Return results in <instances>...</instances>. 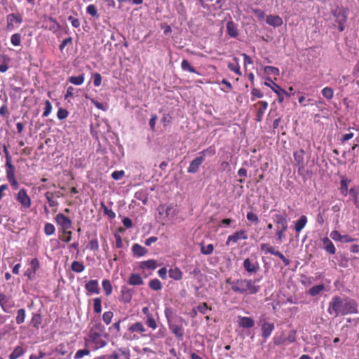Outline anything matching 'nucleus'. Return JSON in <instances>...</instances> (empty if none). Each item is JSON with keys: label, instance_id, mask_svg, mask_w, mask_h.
<instances>
[{"label": "nucleus", "instance_id": "5fc2aeb1", "mask_svg": "<svg viewBox=\"0 0 359 359\" xmlns=\"http://www.w3.org/2000/svg\"><path fill=\"white\" fill-rule=\"evenodd\" d=\"M55 229L53 224L51 223H46L44 226V233L47 236H51L54 234Z\"/></svg>", "mask_w": 359, "mask_h": 359}, {"label": "nucleus", "instance_id": "bf43d9fd", "mask_svg": "<svg viewBox=\"0 0 359 359\" xmlns=\"http://www.w3.org/2000/svg\"><path fill=\"white\" fill-rule=\"evenodd\" d=\"M113 316V312L106 311L102 315V320L107 325H109L111 323Z\"/></svg>", "mask_w": 359, "mask_h": 359}, {"label": "nucleus", "instance_id": "9d476101", "mask_svg": "<svg viewBox=\"0 0 359 359\" xmlns=\"http://www.w3.org/2000/svg\"><path fill=\"white\" fill-rule=\"evenodd\" d=\"M30 267L25 272V276L30 280L36 278V273L40 268L39 261L37 258H33L30 261Z\"/></svg>", "mask_w": 359, "mask_h": 359}, {"label": "nucleus", "instance_id": "412c9836", "mask_svg": "<svg viewBox=\"0 0 359 359\" xmlns=\"http://www.w3.org/2000/svg\"><path fill=\"white\" fill-rule=\"evenodd\" d=\"M274 327L275 326L273 323L264 322L261 327L262 337L265 339H268L273 331Z\"/></svg>", "mask_w": 359, "mask_h": 359}, {"label": "nucleus", "instance_id": "f704fd0d", "mask_svg": "<svg viewBox=\"0 0 359 359\" xmlns=\"http://www.w3.org/2000/svg\"><path fill=\"white\" fill-rule=\"evenodd\" d=\"M261 105L260 108L257 110V120L258 121H261L264 114V111L268 107V103L266 101H259L258 102Z\"/></svg>", "mask_w": 359, "mask_h": 359}, {"label": "nucleus", "instance_id": "69168bd1", "mask_svg": "<svg viewBox=\"0 0 359 359\" xmlns=\"http://www.w3.org/2000/svg\"><path fill=\"white\" fill-rule=\"evenodd\" d=\"M264 72L269 74H272L276 76L279 75V69L277 67L272 66H266L264 67Z\"/></svg>", "mask_w": 359, "mask_h": 359}, {"label": "nucleus", "instance_id": "393cba45", "mask_svg": "<svg viewBox=\"0 0 359 359\" xmlns=\"http://www.w3.org/2000/svg\"><path fill=\"white\" fill-rule=\"evenodd\" d=\"M111 359H130V351L123 348L119 349L111 355Z\"/></svg>", "mask_w": 359, "mask_h": 359}, {"label": "nucleus", "instance_id": "4be33fe9", "mask_svg": "<svg viewBox=\"0 0 359 359\" xmlns=\"http://www.w3.org/2000/svg\"><path fill=\"white\" fill-rule=\"evenodd\" d=\"M127 283L133 286H140L144 284L142 278L138 273H131L128 277Z\"/></svg>", "mask_w": 359, "mask_h": 359}, {"label": "nucleus", "instance_id": "cd10ccee", "mask_svg": "<svg viewBox=\"0 0 359 359\" xmlns=\"http://www.w3.org/2000/svg\"><path fill=\"white\" fill-rule=\"evenodd\" d=\"M323 248L330 254L334 255L336 252V248L333 243L327 237L322 239Z\"/></svg>", "mask_w": 359, "mask_h": 359}, {"label": "nucleus", "instance_id": "052dcab7", "mask_svg": "<svg viewBox=\"0 0 359 359\" xmlns=\"http://www.w3.org/2000/svg\"><path fill=\"white\" fill-rule=\"evenodd\" d=\"M51 111H52V104H51L49 100H46L45 101V108H44V111H43L42 116L43 117H47L51 113Z\"/></svg>", "mask_w": 359, "mask_h": 359}, {"label": "nucleus", "instance_id": "864d4df0", "mask_svg": "<svg viewBox=\"0 0 359 359\" xmlns=\"http://www.w3.org/2000/svg\"><path fill=\"white\" fill-rule=\"evenodd\" d=\"M101 207L103 209V212L104 215H107L110 219H114L116 217L115 212L109 209L104 203H101Z\"/></svg>", "mask_w": 359, "mask_h": 359}, {"label": "nucleus", "instance_id": "7c9ffc66", "mask_svg": "<svg viewBox=\"0 0 359 359\" xmlns=\"http://www.w3.org/2000/svg\"><path fill=\"white\" fill-rule=\"evenodd\" d=\"M157 267L156 262L154 259H149L143 261L140 263V268L141 269L154 270Z\"/></svg>", "mask_w": 359, "mask_h": 359}, {"label": "nucleus", "instance_id": "20e7f679", "mask_svg": "<svg viewBox=\"0 0 359 359\" xmlns=\"http://www.w3.org/2000/svg\"><path fill=\"white\" fill-rule=\"evenodd\" d=\"M3 151L6 157L5 168L7 180L13 188L14 189H18L19 184L15 176V167L12 164V157L5 144L3 145Z\"/></svg>", "mask_w": 359, "mask_h": 359}, {"label": "nucleus", "instance_id": "f8f14e48", "mask_svg": "<svg viewBox=\"0 0 359 359\" xmlns=\"http://www.w3.org/2000/svg\"><path fill=\"white\" fill-rule=\"evenodd\" d=\"M16 200L21 204V205L25 208H29L31 206V198L27 195V191L25 189H21L17 194Z\"/></svg>", "mask_w": 359, "mask_h": 359}, {"label": "nucleus", "instance_id": "f3484780", "mask_svg": "<svg viewBox=\"0 0 359 359\" xmlns=\"http://www.w3.org/2000/svg\"><path fill=\"white\" fill-rule=\"evenodd\" d=\"M14 306V302L10 300V297L0 292V306L3 311L8 313L9 309Z\"/></svg>", "mask_w": 359, "mask_h": 359}, {"label": "nucleus", "instance_id": "aec40b11", "mask_svg": "<svg viewBox=\"0 0 359 359\" xmlns=\"http://www.w3.org/2000/svg\"><path fill=\"white\" fill-rule=\"evenodd\" d=\"M266 22L270 26L278 27L283 24V20L278 15H269L266 16Z\"/></svg>", "mask_w": 359, "mask_h": 359}, {"label": "nucleus", "instance_id": "ea45409f", "mask_svg": "<svg viewBox=\"0 0 359 359\" xmlns=\"http://www.w3.org/2000/svg\"><path fill=\"white\" fill-rule=\"evenodd\" d=\"M149 287L153 290L158 291L162 289L163 285L158 279L154 278L149 282Z\"/></svg>", "mask_w": 359, "mask_h": 359}, {"label": "nucleus", "instance_id": "c03bdc74", "mask_svg": "<svg viewBox=\"0 0 359 359\" xmlns=\"http://www.w3.org/2000/svg\"><path fill=\"white\" fill-rule=\"evenodd\" d=\"M26 317V311L24 309H20L17 311V316L15 318L16 323L20 325L24 323Z\"/></svg>", "mask_w": 359, "mask_h": 359}, {"label": "nucleus", "instance_id": "c9c22d12", "mask_svg": "<svg viewBox=\"0 0 359 359\" xmlns=\"http://www.w3.org/2000/svg\"><path fill=\"white\" fill-rule=\"evenodd\" d=\"M44 196L48 201L49 207L57 208L59 205L57 200L52 196L50 191L46 192Z\"/></svg>", "mask_w": 359, "mask_h": 359}, {"label": "nucleus", "instance_id": "a211bd4d", "mask_svg": "<svg viewBox=\"0 0 359 359\" xmlns=\"http://www.w3.org/2000/svg\"><path fill=\"white\" fill-rule=\"evenodd\" d=\"M304 151L303 149H299L295 152H294V158L295 161L296 165L298 166V171L300 172L302 170L304 169L305 163H304Z\"/></svg>", "mask_w": 359, "mask_h": 359}, {"label": "nucleus", "instance_id": "49530a36", "mask_svg": "<svg viewBox=\"0 0 359 359\" xmlns=\"http://www.w3.org/2000/svg\"><path fill=\"white\" fill-rule=\"evenodd\" d=\"M93 310L96 313H100L102 311V300L101 298L97 297L93 299Z\"/></svg>", "mask_w": 359, "mask_h": 359}, {"label": "nucleus", "instance_id": "7ed1b4c3", "mask_svg": "<svg viewBox=\"0 0 359 359\" xmlns=\"http://www.w3.org/2000/svg\"><path fill=\"white\" fill-rule=\"evenodd\" d=\"M165 316L167 319L169 329L175 336L182 339L184 336L183 318L180 316H173L171 309L166 308Z\"/></svg>", "mask_w": 359, "mask_h": 359}, {"label": "nucleus", "instance_id": "473e14b6", "mask_svg": "<svg viewBox=\"0 0 359 359\" xmlns=\"http://www.w3.org/2000/svg\"><path fill=\"white\" fill-rule=\"evenodd\" d=\"M168 273L169 277L175 280H180L182 278V272L178 267L171 268Z\"/></svg>", "mask_w": 359, "mask_h": 359}, {"label": "nucleus", "instance_id": "1a4fd4ad", "mask_svg": "<svg viewBox=\"0 0 359 359\" xmlns=\"http://www.w3.org/2000/svg\"><path fill=\"white\" fill-rule=\"evenodd\" d=\"M22 22V16L18 13H10L6 16V29L8 31L15 29V25L19 26Z\"/></svg>", "mask_w": 359, "mask_h": 359}, {"label": "nucleus", "instance_id": "423d86ee", "mask_svg": "<svg viewBox=\"0 0 359 359\" xmlns=\"http://www.w3.org/2000/svg\"><path fill=\"white\" fill-rule=\"evenodd\" d=\"M215 149L212 147H209L208 148L199 152L198 156L191 161L189 166L187 168V172L189 173L197 172L200 166L205 160V156H212L215 154Z\"/></svg>", "mask_w": 359, "mask_h": 359}, {"label": "nucleus", "instance_id": "a18cd8bd", "mask_svg": "<svg viewBox=\"0 0 359 359\" xmlns=\"http://www.w3.org/2000/svg\"><path fill=\"white\" fill-rule=\"evenodd\" d=\"M24 354L23 348L21 346H16L13 352L10 354V359H17Z\"/></svg>", "mask_w": 359, "mask_h": 359}, {"label": "nucleus", "instance_id": "0e129e2a", "mask_svg": "<svg viewBox=\"0 0 359 359\" xmlns=\"http://www.w3.org/2000/svg\"><path fill=\"white\" fill-rule=\"evenodd\" d=\"M69 112L67 110L60 108L57 112V117L59 120H63L68 116Z\"/></svg>", "mask_w": 359, "mask_h": 359}, {"label": "nucleus", "instance_id": "58836bf2", "mask_svg": "<svg viewBox=\"0 0 359 359\" xmlns=\"http://www.w3.org/2000/svg\"><path fill=\"white\" fill-rule=\"evenodd\" d=\"M324 290L325 285L323 284H319L310 288V290H309V294L311 297H315L320 294Z\"/></svg>", "mask_w": 359, "mask_h": 359}, {"label": "nucleus", "instance_id": "0eeeda50", "mask_svg": "<svg viewBox=\"0 0 359 359\" xmlns=\"http://www.w3.org/2000/svg\"><path fill=\"white\" fill-rule=\"evenodd\" d=\"M43 22L45 29L52 32L54 34L59 32L62 28L61 25L59 24V22H57L56 19L49 15H43Z\"/></svg>", "mask_w": 359, "mask_h": 359}, {"label": "nucleus", "instance_id": "de8ad7c7", "mask_svg": "<svg viewBox=\"0 0 359 359\" xmlns=\"http://www.w3.org/2000/svg\"><path fill=\"white\" fill-rule=\"evenodd\" d=\"M322 95H323L324 97H325L326 99L327 100H331L332 99L333 96H334V90L332 88L330 87H325L323 90H322Z\"/></svg>", "mask_w": 359, "mask_h": 359}, {"label": "nucleus", "instance_id": "6ab92c4d", "mask_svg": "<svg viewBox=\"0 0 359 359\" xmlns=\"http://www.w3.org/2000/svg\"><path fill=\"white\" fill-rule=\"evenodd\" d=\"M243 266L245 270L250 273H255L259 269L258 262L257 261H252L249 258L244 260Z\"/></svg>", "mask_w": 359, "mask_h": 359}, {"label": "nucleus", "instance_id": "4468645a", "mask_svg": "<svg viewBox=\"0 0 359 359\" xmlns=\"http://www.w3.org/2000/svg\"><path fill=\"white\" fill-rule=\"evenodd\" d=\"M134 292L133 289L130 288L126 285H123L121 290V301L124 304L130 302Z\"/></svg>", "mask_w": 359, "mask_h": 359}, {"label": "nucleus", "instance_id": "4d7b16f0", "mask_svg": "<svg viewBox=\"0 0 359 359\" xmlns=\"http://www.w3.org/2000/svg\"><path fill=\"white\" fill-rule=\"evenodd\" d=\"M11 43L15 46H18L21 43V36L18 33H15L11 36Z\"/></svg>", "mask_w": 359, "mask_h": 359}, {"label": "nucleus", "instance_id": "4c0bfd02", "mask_svg": "<svg viewBox=\"0 0 359 359\" xmlns=\"http://www.w3.org/2000/svg\"><path fill=\"white\" fill-rule=\"evenodd\" d=\"M181 68L183 71L196 73L200 75V74L190 65L189 62L185 59L181 62Z\"/></svg>", "mask_w": 359, "mask_h": 359}, {"label": "nucleus", "instance_id": "bb28decb", "mask_svg": "<svg viewBox=\"0 0 359 359\" xmlns=\"http://www.w3.org/2000/svg\"><path fill=\"white\" fill-rule=\"evenodd\" d=\"M128 331L130 332L131 333L137 332L140 334H143L146 331V329L142 323L136 322L132 324L128 327ZM142 336L144 337L145 334H142Z\"/></svg>", "mask_w": 359, "mask_h": 359}, {"label": "nucleus", "instance_id": "603ef678", "mask_svg": "<svg viewBox=\"0 0 359 359\" xmlns=\"http://www.w3.org/2000/svg\"><path fill=\"white\" fill-rule=\"evenodd\" d=\"M41 316L39 314L34 313L32 316V318L31 319V325L33 327L38 328V327L41 324Z\"/></svg>", "mask_w": 359, "mask_h": 359}, {"label": "nucleus", "instance_id": "c756f323", "mask_svg": "<svg viewBox=\"0 0 359 359\" xmlns=\"http://www.w3.org/2000/svg\"><path fill=\"white\" fill-rule=\"evenodd\" d=\"M307 222V217L306 215H302L294 224V230L296 233H299L306 225Z\"/></svg>", "mask_w": 359, "mask_h": 359}, {"label": "nucleus", "instance_id": "2f4dec72", "mask_svg": "<svg viewBox=\"0 0 359 359\" xmlns=\"http://www.w3.org/2000/svg\"><path fill=\"white\" fill-rule=\"evenodd\" d=\"M135 198L146 205L148 201V192L146 189H141L135 194Z\"/></svg>", "mask_w": 359, "mask_h": 359}, {"label": "nucleus", "instance_id": "e433bc0d", "mask_svg": "<svg viewBox=\"0 0 359 359\" xmlns=\"http://www.w3.org/2000/svg\"><path fill=\"white\" fill-rule=\"evenodd\" d=\"M233 60L235 61V63H229L227 67H228L229 69L233 72L238 76H241L242 73L240 69V66L238 64V59L236 57H234Z\"/></svg>", "mask_w": 359, "mask_h": 359}, {"label": "nucleus", "instance_id": "5701e85b", "mask_svg": "<svg viewBox=\"0 0 359 359\" xmlns=\"http://www.w3.org/2000/svg\"><path fill=\"white\" fill-rule=\"evenodd\" d=\"M238 325L243 328H251L255 325V321L250 317L239 316Z\"/></svg>", "mask_w": 359, "mask_h": 359}, {"label": "nucleus", "instance_id": "09e8293b", "mask_svg": "<svg viewBox=\"0 0 359 359\" xmlns=\"http://www.w3.org/2000/svg\"><path fill=\"white\" fill-rule=\"evenodd\" d=\"M146 324L153 330H155L157 327L156 322L152 314H147L146 318Z\"/></svg>", "mask_w": 359, "mask_h": 359}, {"label": "nucleus", "instance_id": "f03ea898", "mask_svg": "<svg viewBox=\"0 0 359 359\" xmlns=\"http://www.w3.org/2000/svg\"><path fill=\"white\" fill-rule=\"evenodd\" d=\"M258 281L247 278L234 280L228 278L226 283L231 286L232 291L236 294L252 295L257 294L260 290V286L256 284Z\"/></svg>", "mask_w": 359, "mask_h": 359}, {"label": "nucleus", "instance_id": "dca6fc26", "mask_svg": "<svg viewBox=\"0 0 359 359\" xmlns=\"http://www.w3.org/2000/svg\"><path fill=\"white\" fill-rule=\"evenodd\" d=\"M248 235L244 230H241L235 232L234 233L230 235L227 238V241L226 243V245H229L231 242L232 243H237L239 240H247L248 239Z\"/></svg>", "mask_w": 359, "mask_h": 359}, {"label": "nucleus", "instance_id": "e2e57ef3", "mask_svg": "<svg viewBox=\"0 0 359 359\" xmlns=\"http://www.w3.org/2000/svg\"><path fill=\"white\" fill-rule=\"evenodd\" d=\"M196 309L198 312L202 314L207 313L208 311H211V308H209L207 303H203L198 306H196Z\"/></svg>", "mask_w": 359, "mask_h": 359}, {"label": "nucleus", "instance_id": "ddd939ff", "mask_svg": "<svg viewBox=\"0 0 359 359\" xmlns=\"http://www.w3.org/2000/svg\"><path fill=\"white\" fill-rule=\"evenodd\" d=\"M85 289L87 290V295L90 296L93 294H98L100 292V288L97 280H90L85 285Z\"/></svg>", "mask_w": 359, "mask_h": 359}, {"label": "nucleus", "instance_id": "2eb2a0df", "mask_svg": "<svg viewBox=\"0 0 359 359\" xmlns=\"http://www.w3.org/2000/svg\"><path fill=\"white\" fill-rule=\"evenodd\" d=\"M333 15L336 18L337 23H346L347 20V11L342 7H337L332 11Z\"/></svg>", "mask_w": 359, "mask_h": 359}, {"label": "nucleus", "instance_id": "6e6d98bb", "mask_svg": "<svg viewBox=\"0 0 359 359\" xmlns=\"http://www.w3.org/2000/svg\"><path fill=\"white\" fill-rule=\"evenodd\" d=\"M87 248L93 251L97 250L99 248V243L97 239L95 238L90 240L88 243Z\"/></svg>", "mask_w": 359, "mask_h": 359}, {"label": "nucleus", "instance_id": "f257e3e1", "mask_svg": "<svg viewBox=\"0 0 359 359\" xmlns=\"http://www.w3.org/2000/svg\"><path fill=\"white\" fill-rule=\"evenodd\" d=\"M327 312L334 317L358 313L357 305L352 299H343L339 296H334L329 303Z\"/></svg>", "mask_w": 359, "mask_h": 359}, {"label": "nucleus", "instance_id": "9b49d317", "mask_svg": "<svg viewBox=\"0 0 359 359\" xmlns=\"http://www.w3.org/2000/svg\"><path fill=\"white\" fill-rule=\"evenodd\" d=\"M55 222L61 226L62 232H66L72 226V221L62 213H59L55 218Z\"/></svg>", "mask_w": 359, "mask_h": 359}, {"label": "nucleus", "instance_id": "8fccbe9b", "mask_svg": "<svg viewBox=\"0 0 359 359\" xmlns=\"http://www.w3.org/2000/svg\"><path fill=\"white\" fill-rule=\"evenodd\" d=\"M166 334V329L165 327L162 326L159 328L158 332L151 336V340H154V339H160L165 337Z\"/></svg>", "mask_w": 359, "mask_h": 359}, {"label": "nucleus", "instance_id": "39448f33", "mask_svg": "<svg viewBox=\"0 0 359 359\" xmlns=\"http://www.w3.org/2000/svg\"><path fill=\"white\" fill-rule=\"evenodd\" d=\"M274 222L280 226L276 231V240L278 243H281L283 239L285 238V232L288 227V217L287 215L284 212L283 213L276 214L273 217Z\"/></svg>", "mask_w": 359, "mask_h": 359}, {"label": "nucleus", "instance_id": "6e6552de", "mask_svg": "<svg viewBox=\"0 0 359 359\" xmlns=\"http://www.w3.org/2000/svg\"><path fill=\"white\" fill-rule=\"evenodd\" d=\"M267 81L264 83V85L269 86L278 97V102L281 103L284 100L283 95L285 94L290 96L289 93L281 88L277 83L273 82L270 78H267Z\"/></svg>", "mask_w": 359, "mask_h": 359}, {"label": "nucleus", "instance_id": "338daca9", "mask_svg": "<svg viewBox=\"0 0 359 359\" xmlns=\"http://www.w3.org/2000/svg\"><path fill=\"white\" fill-rule=\"evenodd\" d=\"M93 84L95 87H98L101 85L102 83V76L100 74L95 72L93 74Z\"/></svg>", "mask_w": 359, "mask_h": 359}, {"label": "nucleus", "instance_id": "13d9d810", "mask_svg": "<svg viewBox=\"0 0 359 359\" xmlns=\"http://www.w3.org/2000/svg\"><path fill=\"white\" fill-rule=\"evenodd\" d=\"M90 354V351L87 348H85V349H80V350H78L74 358V359H80V358H82L83 356L85 355H88Z\"/></svg>", "mask_w": 359, "mask_h": 359}, {"label": "nucleus", "instance_id": "72a5a7b5", "mask_svg": "<svg viewBox=\"0 0 359 359\" xmlns=\"http://www.w3.org/2000/svg\"><path fill=\"white\" fill-rule=\"evenodd\" d=\"M85 81V76L83 74H81L77 76H70L68 78V81L72 84L76 86H81L83 83Z\"/></svg>", "mask_w": 359, "mask_h": 359}, {"label": "nucleus", "instance_id": "c85d7f7f", "mask_svg": "<svg viewBox=\"0 0 359 359\" xmlns=\"http://www.w3.org/2000/svg\"><path fill=\"white\" fill-rule=\"evenodd\" d=\"M161 210L165 212L166 217H168L169 219L174 218L177 214L176 209L172 205H162L159 208L160 214H161Z\"/></svg>", "mask_w": 359, "mask_h": 359}, {"label": "nucleus", "instance_id": "b1692460", "mask_svg": "<svg viewBox=\"0 0 359 359\" xmlns=\"http://www.w3.org/2000/svg\"><path fill=\"white\" fill-rule=\"evenodd\" d=\"M226 32L229 36L236 38L238 35L237 25L232 21H228L226 23Z\"/></svg>", "mask_w": 359, "mask_h": 359}, {"label": "nucleus", "instance_id": "79ce46f5", "mask_svg": "<svg viewBox=\"0 0 359 359\" xmlns=\"http://www.w3.org/2000/svg\"><path fill=\"white\" fill-rule=\"evenodd\" d=\"M71 269L76 273H81L85 269V266L81 262L74 261L71 264Z\"/></svg>", "mask_w": 359, "mask_h": 359}, {"label": "nucleus", "instance_id": "a19ab883", "mask_svg": "<svg viewBox=\"0 0 359 359\" xmlns=\"http://www.w3.org/2000/svg\"><path fill=\"white\" fill-rule=\"evenodd\" d=\"M201 252L205 255H209L212 253L214 246L212 244L205 245L203 243H201Z\"/></svg>", "mask_w": 359, "mask_h": 359}, {"label": "nucleus", "instance_id": "3c124183", "mask_svg": "<svg viewBox=\"0 0 359 359\" xmlns=\"http://www.w3.org/2000/svg\"><path fill=\"white\" fill-rule=\"evenodd\" d=\"M86 12L93 17L99 18L97 7L94 4L88 5L86 8Z\"/></svg>", "mask_w": 359, "mask_h": 359}, {"label": "nucleus", "instance_id": "a878e982", "mask_svg": "<svg viewBox=\"0 0 359 359\" xmlns=\"http://www.w3.org/2000/svg\"><path fill=\"white\" fill-rule=\"evenodd\" d=\"M132 251L133 255L138 257H143L148 252V250L147 248L139 245L138 243H135L133 245Z\"/></svg>", "mask_w": 359, "mask_h": 359}, {"label": "nucleus", "instance_id": "37998d69", "mask_svg": "<svg viewBox=\"0 0 359 359\" xmlns=\"http://www.w3.org/2000/svg\"><path fill=\"white\" fill-rule=\"evenodd\" d=\"M102 287L104 290L105 295L109 296L112 292V285L109 280L104 279L102 283Z\"/></svg>", "mask_w": 359, "mask_h": 359}, {"label": "nucleus", "instance_id": "680f3d73", "mask_svg": "<svg viewBox=\"0 0 359 359\" xmlns=\"http://www.w3.org/2000/svg\"><path fill=\"white\" fill-rule=\"evenodd\" d=\"M301 283L304 286H309L313 283V278L302 275L301 277Z\"/></svg>", "mask_w": 359, "mask_h": 359}, {"label": "nucleus", "instance_id": "774afa93", "mask_svg": "<svg viewBox=\"0 0 359 359\" xmlns=\"http://www.w3.org/2000/svg\"><path fill=\"white\" fill-rule=\"evenodd\" d=\"M246 217L248 220L255 224H257L259 222L258 216L252 212H248L247 213Z\"/></svg>", "mask_w": 359, "mask_h": 359}]
</instances>
